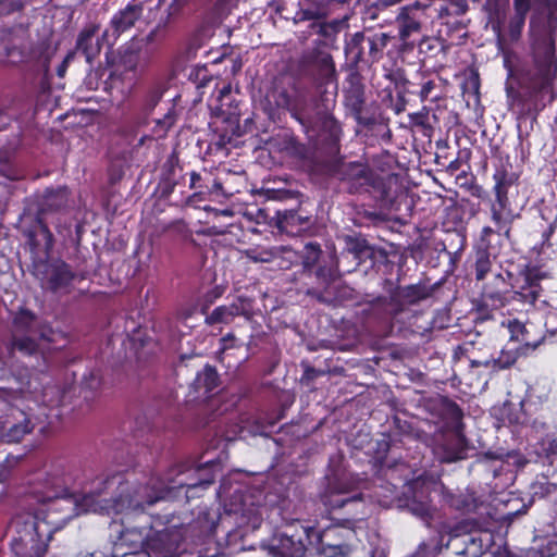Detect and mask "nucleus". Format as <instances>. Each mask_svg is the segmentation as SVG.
I'll return each instance as SVG.
<instances>
[{
    "label": "nucleus",
    "instance_id": "1",
    "mask_svg": "<svg viewBox=\"0 0 557 557\" xmlns=\"http://www.w3.org/2000/svg\"><path fill=\"white\" fill-rule=\"evenodd\" d=\"M126 492L120 473L101 474L77 482V475L63 467L38 473L24 499L27 512L16 515L11 522L15 532L11 549L16 557H44L54 532L76 516L88 512L137 511L121 508Z\"/></svg>",
    "mask_w": 557,
    "mask_h": 557
},
{
    "label": "nucleus",
    "instance_id": "2",
    "mask_svg": "<svg viewBox=\"0 0 557 557\" xmlns=\"http://www.w3.org/2000/svg\"><path fill=\"white\" fill-rule=\"evenodd\" d=\"M220 462L211 459L202 465L178 462L170 467L163 476L152 475L146 483L137 485L133 494L120 499V509L147 511L154 504L173 499L185 488L186 499L198 496V491L207 490L215 479Z\"/></svg>",
    "mask_w": 557,
    "mask_h": 557
},
{
    "label": "nucleus",
    "instance_id": "3",
    "mask_svg": "<svg viewBox=\"0 0 557 557\" xmlns=\"http://www.w3.org/2000/svg\"><path fill=\"white\" fill-rule=\"evenodd\" d=\"M528 460L518 451L507 453L505 456H493L490 454V471L493 472L495 483L493 485L496 494L490 499V508L493 507L495 513L490 512V524L499 523L496 536L502 543L507 535L508 527L512 518L525 512L524 505L513 496L511 492L505 491L510 487L516 479V471L523 468Z\"/></svg>",
    "mask_w": 557,
    "mask_h": 557
},
{
    "label": "nucleus",
    "instance_id": "4",
    "mask_svg": "<svg viewBox=\"0 0 557 557\" xmlns=\"http://www.w3.org/2000/svg\"><path fill=\"white\" fill-rule=\"evenodd\" d=\"M321 247L317 243L306 244L301 251L302 273L314 278V285L308 287L305 294L320 304L332 305L336 300L334 283L338 278V270L332 260H321Z\"/></svg>",
    "mask_w": 557,
    "mask_h": 557
},
{
    "label": "nucleus",
    "instance_id": "5",
    "mask_svg": "<svg viewBox=\"0 0 557 557\" xmlns=\"http://www.w3.org/2000/svg\"><path fill=\"white\" fill-rule=\"evenodd\" d=\"M318 67L317 74V91L320 94V101L315 97L307 91L300 90L294 97L290 114L296 119L302 126L309 128L313 125L314 116L319 109H322V98L327 94L329 97H333L335 92L321 91V87L324 84H330L335 78V66L333 59L327 53H320L315 61Z\"/></svg>",
    "mask_w": 557,
    "mask_h": 557
},
{
    "label": "nucleus",
    "instance_id": "6",
    "mask_svg": "<svg viewBox=\"0 0 557 557\" xmlns=\"http://www.w3.org/2000/svg\"><path fill=\"white\" fill-rule=\"evenodd\" d=\"M33 273L39 281L40 287L57 297L70 295L75 284L84 277L61 259L37 261Z\"/></svg>",
    "mask_w": 557,
    "mask_h": 557
},
{
    "label": "nucleus",
    "instance_id": "7",
    "mask_svg": "<svg viewBox=\"0 0 557 557\" xmlns=\"http://www.w3.org/2000/svg\"><path fill=\"white\" fill-rule=\"evenodd\" d=\"M185 521L174 512L152 516L150 528H161L153 536L148 535L146 549L153 557H170L176 552L184 535L182 529Z\"/></svg>",
    "mask_w": 557,
    "mask_h": 557
},
{
    "label": "nucleus",
    "instance_id": "8",
    "mask_svg": "<svg viewBox=\"0 0 557 557\" xmlns=\"http://www.w3.org/2000/svg\"><path fill=\"white\" fill-rule=\"evenodd\" d=\"M338 175L341 181L346 184L349 194L375 191L380 194L379 197L384 202V206L392 203V197L386 189L383 178L368 165L349 162L339 169Z\"/></svg>",
    "mask_w": 557,
    "mask_h": 557
},
{
    "label": "nucleus",
    "instance_id": "9",
    "mask_svg": "<svg viewBox=\"0 0 557 557\" xmlns=\"http://www.w3.org/2000/svg\"><path fill=\"white\" fill-rule=\"evenodd\" d=\"M540 285L531 278L530 274L524 278V285L519 292H515L506 304H500L502 308L509 306L507 310L509 317L499 321L500 332L508 335L511 342H522L529 344L525 338V326L517 318H512L510 310L520 311L525 305H532L540 296Z\"/></svg>",
    "mask_w": 557,
    "mask_h": 557
},
{
    "label": "nucleus",
    "instance_id": "10",
    "mask_svg": "<svg viewBox=\"0 0 557 557\" xmlns=\"http://www.w3.org/2000/svg\"><path fill=\"white\" fill-rule=\"evenodd\" d=\"M35 202L39 233L44 237L46 250L49 251L53 247V235L45 222V215L67 210L73 202L71 191L66 186L48 187L35 195Z\"/></svg>",
    "mask_w": 557,
    "mask_h": 557
},
{
    "label": "nucleus",
    "instance_id": "11",
    "mask_svg": "<svg viewBox=\"0 0 557 557\" xmlns=\"http://www.w3.org/2000/svg\"><path fill=\"white\" fill-rule=\"evenodd\" d=\"M437 284L424 283L398 287L389 297H379L372 302L373 311H382L384 318L393 319L405 310V304L416 305L432 296Z\"/></svg>",
    "mask_w": 557,
    "mask_h": 557
},
{
    "label": "nucleus",
    "instance_id": "12",
    "mask_svg": "<svg viewBox=\"0 0 557 557\" xmlns=\"http://www.w3.org/2000/svg\"><path fill=\"white\" fill-rule=\"evenodd\" d=\"M357 544L356 531L341 524L327 527L318 535V549L323 557H349Z\"/></svg>",
    "mask_w": 557,
    "mask_h": 557
},
{
    "label": "nucleus",
    "instance_id": "13",
    "mask_svg": "<svg viewBox=\"0 0 557 557\" xmlns=\"http://www.w3.org/2000/svg\"><path fill=\"white\" fill-rule=\"evenodd\" d=\"M33 429L34 424L23 410L0 399V436L4 442L17 443Z\"/></svg>",
    "mask_w": 557,
    "mask_h": 557
},
{
    "label": "nucleus",
    "instance_id": "14",
    "mask_svg": "<svg viewBox=\"0 0 557 557\" xmlns=\"http://www.w3.org/2000/svg\"><path fill=\"white\" fill-rule=\"evenodd\" d=\"M325 486L320 493V499L329 509L344 507L348 502L357 500L360 494L346 496L352 492L355 481L346 472H333L325 476Z\"/></svg>",
    "mask_w": 557,
    "mask_h": 557
},
{
    "label": "nucleus",
    "instance_id": "15",
    "mask_svg": "<svg viewBox=\"0 0 557 557\" xmlns=\"http://www.w3.org/2000/svg\"><path fill=\"white\" fill-rule=\"evenodd\" d=\"M144 13V3L132 0L124 8L117 10L111 17L109 26L102 33V40L112 47L117 38L135 27Z\"/></svg>",
    "mask_w": 557,
    "mask_h": 557
},
{
    "label": "nucleus",
    "instance_id": "16",
    "mask_svg": "<svg viewBox=\"0 0 557 557\" xmlns=\"http://www.w3.org/2000/svg\"><path fill=\"white\" fill-rule=\"evenodd\" d=\"M54 332L51 329H42L34 334H12L10 352H20L23 356L44 355L47 344L54 342Z\"/></svg>",
    "mask_w": 557,
    "mask_h": 557
},
{
    "label": "nucleus",
    "instance_id": "17",
    "mask_svg": "<svg viewBox=\"0 0 557 557\" xmlns=\"http://www.w3.org/2000/svg\"><path fill=\"white\" fill-rule=\"evenodd\" d=\"M253 314V301L247 296L236 297L230 305L214 308L205 322L207 325L230 324L236 317H245L250 320Z\"/></svg>",
    "mask_w": 557,
    "mask_h": 557
},
{
    "label": "nucleus",
    "instance_id": "18",
    "mask_svg": "<svg viewBox=\"0 0 557 557\" xmlns=\"http://www.w3.org/2000/svg\"><path fill=\"white\" fill-rule=\"evenodd\" d=\"M428 4L416 2L400 9L396 17L399 39L407 41L412 35L421 33L422 24L426 20Z\"/></svg>",
    "mask_w": 557,
    "mask_h": 557
},
{
    "label": "nucleus",
    "instance_id": "19",
    "mask_svg": "<svg viewBox=\"0 0 557 557\" xmlns=\"http://www.w3.org/2000/svg\"><path fill=\"white\" fill-rule=\"evenodd\" d=\"M531 0H515V15L510 20L508 26L505 25V21L498 18L497 23L493 24V30L497 35V42L500 49H503L507 40H516L524 25L527 13L530 10Z\"/></svg>",
    "mask_w": 557,
    "mask_h": 557
},
{
    "label": "nucleus",
    "instance_id": "20",
    "mask_svg": "<svg viewBox=\"0 0 557 557\" xmlns=\"http://www.w3.org/2000/svg\"><path fill=\"white\" fill-rule=\"evenodd\" d=\"M307 531L282 532L272 539L270 552L276 557H304L306 553Z\"/></svg>",
    "mask_w": 557,
    "mask_h": 557
},
{
    "label": "nucleus",
    "instance_id": "21",
    "mask_svg": "<svg viewBox=\"0 0 557 557\" xmlns=\"http://www.w3.org/2000/svg\"><path fill=\"white\" fill-rule=\"evenodd\" d=\"M99 29V24L90 23L77 36L76 50L84 54L88 63H91L99 55L102 45L106 44L102 36L97 37Z\"/></svg>",
    "mask_w": 557,
    "mask_h": 557
},
{
    "label": "nucleus",
    "instance_id": "22",
    "mask_svg": "<svg viewBox=\"0 0 557 557\" xmlns=\"http://www.w3.org/2000/svg\"><path fill=\"white\" fill-rule=\"evenodd\" d=\"M276 216L278 228L293 235L307 231L313 224L312 216L302 214L300 209L277 210Z\"/></svg>",
    "mask_w": 557,
    "mask_h": 557
},
{
    "label": "nucleus",
    "instance_id": "23",
    "mask_svg": "<svg viewBox=\"0 0 557 557\" xmlns=\"http://www.w3.org/2000/svg\"><path fill=\"white\" fill-rule=\"evenodd\" d=\"M544 425L543 422H539L537 420H533L530 424L534 433V438L537 440L535 453L540 458L548 462L553 468V472H557V440L552 435H545L541 438L537 436Z\"/></svg>",
    "mask_w": 557,
    "mask_h": 557
},
{
    "label": "nucleus",
    "instance_id": "24",
    "mask_svg": "<svg viewBox=\"0 0 557 557\" xmlns=\"http://www.w3.org/2000/svg\"><path fill=\"white\" fill-rule=\"evenodd\" d=\"M334 103V96L329 97L326 94L325 97L322 98L323 108L317 111L314 122L311 127L319 126L323 132L329 134L330 138L337 139L342 131L338 122L331 113Z\"/></svg>",
    "mask_w": 557,
    "mask_h": 557
},
{
    "label": "nucleus",
    "instance_id": "25",
    "mask_svg": "<svg viewBox=\"0 0 557 557\" xmlns=\"http://www.w3.org/2000/svg\"><path fill=\"white\" fill-rule=\"evenodd\" d=\"M345 104L351 111L356 121L363 125L370 126L374 124V120L362 115L364 106V91L361 85H351L349 89L345 91Z\"/></svg>",
    "mask_w": 557,
    "mask_h": 557
},
{
    "label": "nucleus",
    "instance_id": "26",
    "mask_svg": "<svg viewBox=\"0 0 557 557\" xmlns=\"http://www.w3.org/2000/svg\"><path fill=\"white\" fill-rule=\"evenodd\" d=\"M437 449L438 459L442 462H454L466 457V442L459 433L446 438Z\"/></svg>",
    "mask_w": 557,
    "mask_h": 557
},
{
    "label": "nucleus",
    "instance_id": "27",
    "mask_svg": "<svg viewBox=\"0 0 557 557\" xmlns=\"http://www.w3.org/2000/svg\"><path fill=\"white\" fill-rule=\"evenodd\" d=\"M463 79L461 82L462 95L467 101V104H473L478 107L481 104V94H480V75L475 67H468L463 74Z\"/></svg>",
    "mask_w": 557,
    "mask_h": 557
},
{
    "label": "nucleus",
    "instance_id": "28",
    "mask_svg": "<svg viewBox=\"0 0 557 557\" xmlns=\"http://www.w3.org/2000/svg\"><path fill=\"white\" fill-rule=\"evenodd\" d=\"M231 511L236 515L237 523L240 527H247L256 530L262 522L260 507L255 505L252 502L248 503L247 499H244L240 506L231 509Z\"/></svg>",
    "mask_w": 557,
    "mask_h": 557
},
{
    "label": "nucleus",
    "instance_id": "29",
    "mask_svg": "<svg viewBox=\"0 0 557 557\" xmlns=\"http://www.w3.org/2000/svg\"><path fill=\"white\" fill-rule=\"evenodd\" d=\"M220 383V376L214 367L207 364L200 372L197 373L193 382L194 389L202 396H209Z\"/></svg>",
    "mask_w": 557,
    "mask_h": 557
},
{
    "label": "nucleus",
    "instance_id": "30",
    "mask_svg": "<svg viewBox=\"0 0 557 557\" xmlns=\"http://www.w3.org/2000/svg\"><path fill=\"white\" fill-rule=\"evenodd\" d=\"M494 178L496 181L495 193L499 210L494 209L493 219L497 222H506L512 215L511 210L508 208L506 196L507 187L511 185V181H503L498 174H495Z\"/></svg>",
    "mask_w": 557,
    "mask_h": 557
},
{
    "label": "nucleus",
    "instance_id": "31",
    "mask_svg": "<svg viewBox=\"0 0 557 557\" xmlns=\"http://www.w3.org/2000/svg\"><path fill=\"white\" fill-rule=\"evenodd\" d=\"M183 0H173L169 5L168 15L165 18H161L157 25L147 34L144 38L147 45H152L157 41H161L165 38V29L168 24L171 22V18L174 14L178 13L181 8L183 7Z\"/></svg>",
    "mask_w": 557,
    "mask_h": 557
},
{
    "label": "nucleus",
    "instance_id": "32",
    "mask_svg": "<svg viewBox=\"0 0 557 557\" xmlns=\"http://www.w3.org/2000/svg\"><path fill=\"white\" fill-rule=\"evenodd\" d=\"M389 40L391 36L386 33H379L366 37V44L368 46L367 64L379 62L383 58L384 49L387 47Z\"/></svg>",
    "mask_w": 557,
    "mask_h": 557
},
{
    "label": "nucleus",
    "instance_id": "33",
    "mask_svg": "<svg viewBox=\"0 0 557 557\" xmlns=\"http://www.w3.org/2000/svg\"><path fill=\"white\" fill-rule=\"evenodd\" d=\"M346 26V20L335 18L330 22H324L321 20L320 22L311 23L310 29L323 37L327 41H333L336 35Z\"/></svg>",
    "mask_w": 557,
    "mask_h": 557
},
{
    "label": "nucleus",
    "instance_id": "34",
    "mask_svg": "<svg viewBox=\"0 0 557 557\" xmlns=\"http://www.w3.org/2000/svg\"><path fill=\"white\" fill-rule=\"evenodd\" d=\"M421 101L435 102L442 97V86L437 77H432L426 74H422V81L420 83V91L418 92Z\"/></svg>",
    "mask_w": 557,
    "mask_h": 557
},
{
    "label": "nucleus",
    "instance_id": "35",
    "mask_svg": "<svg viewBox=\"0 0 557 557\" xmlns=\"http://www.w3.org/2000/svg\"><path fill=\"white\" fill-rule=\"evenodd\" d=\"M495 545L496 542H493L492 545L490 544V553L493 555V557H552L557 549L556 545L549 542L545 549L531 547L524 553V556H515L511 555L505 547H502L500 543L497 545L495 550H492V546Z\"/></svg>",
    "mask_w": 557,
    "mask_h": 557
},
{
    "label": "nucleus",
    "instance_id": "36",
    "mask_svg": "<svg viewBox=\"0 0 557 557\" xmlns=\"http://www.w3.org/2000/svg\"><path fill=\"white\" fill-rule=\"evenodd\" d=\"M283 252H292L290 249L286 247H273V248H250L246 250V256L253 262H272L276 258L281 257Z\"/></svg>",
    "mask_w": 557,
    "mask_h": 557
},
{
    "label": "nucleus",
    "instance_id": "37",
    "mask_svg": "<svg viewBox=\"0 0 557 557\" xmlns=\"http://www.w3.org/2000/svg\"><path fill=\"white\" fill-rule=\"evenodd\" d=\"M448 505L461 513H470L478 509L476 499L469 494H451L447 496Z\"/></svg>",
    "mask_w": 557,
    "mask_h": 557
},
{
    "label": "nucleus",
    "instance_id": "38",
    "mask_svg": "<svg viewBox=\"0 0 557 557\" xmlns=\"http://www.w3.org/2000/svg\"><path fill=\"white\" fill-rule=\"evenodd\" d=\"M35 321L36 318L32 312L27 310L20 311L13 320L12 334L38 333L37 331L34 330Z\"/></svg>",
    "mask_w": 557,
    "mask_h": 557
},
{
    "label": "nucleus",
    "instance_id": "39",
    "mask_svg": "<svg viewBox=\"0 0 557 557\" xmlns=\"http://www.w3.org/2000/svg\"><path fill=\"white\" fill-rule=\"evenodd\" d=\"M363 44H366V36L361 32L354 34L346 44V52L352 55L356 63H367V52L364 51Z\"/></svg>",
    "mask_w": 557,
    "mask_h": 557
},
{
    "label": "nucleus",
    "instance_id": "40",
    "mask_svg": "<svg viewBox=\"0 0 557 557\" xmlns=\"http://www.w3.org/2000/svg\"><path fill=\"white\" fill-rule=\"evenodd\" d=\"M450 50V46L436 37L423 38L419 44V52L426 57H435L438 53L446 54Z\"/></svg>",
    "mask_w": 557,
    "mask_h": 557
},
{
    "label": "nucleus",
    "instance_id": "41",
    "mask_svg": "<svg viewBox=\"0 0 557 557\" xmlns=\"http://www.w3.org/2000/svg\"><path fill=\"white\" fill-rule=\"evenodd\" d=\"M467 10L468 4L466 0H450L437 9V16L440 20L460 17Z\"/></svg>",
    "mask_w": 557,
    "mask_h": 557
},
{
    "label": "nucleus",
    "instance_id": "42",
    "mask_svg": "<svg viewBox=\"0 0 557 557\" xmlns=\"http://www.w3.org/2000/svg\"><path fill=\"white\" fill-rule=\"evenodd\" d=\"M326 16V10L318 4L308 8H300L294 16L295 23L311 21V23L320 22Z\"/></svg>",
    "mask_w": 557,
    "mask_h": 557
},
{
    "label": "nucleus",
    "instance_id": "43",
    "mask_svg": "<svg viewBox=\"0 0 557 557\" xmlns=\"http://www.w3.org/2000/svg\"><path fill=\"white\" fill-rule=\"evenodd\" d=\"M267 99L270 103H273L276 108L287 109L290 111V107L294 98H292L287 90L284 88L273 87L268 94Z\"/></svg>",
    "mask_w": 557,
    "mask_h": 557
},
{
    "label": "nucleus",
    "instance_id": "44",
    "mask_svg": "<svg viewBox=\"0 0 557 557\" xmlns=\"http://www.w3.org/2000/svg\"><path fill=\"white\" fill-rule=\"evenodd\" d=\"M145 528L143 529H126L122 532L121 541L124 544H132L134 547H145L148 540V534L145 533Z\"/></svg>",
    "mask_w": 557,
    "mask_h": 557
},
{
    "label": "nucleus",
    "instance_id": "45",
    "mask_svg": "<svg viewBox=\"0 0 557 557\" xmlns=\"http://www.w3.org/2000/svg\"><path fill=\"white\" fill-rule=\"evenodd\" d=\"M164 89L162 86L158 85L152 87L146 95L144 99V111L146 114H149L156 106L159 103L163 96Z\"/></svg>",
    "mask_w": 557,
    "mask_h": 557
},
{
    "label": "nucleus",
    "instance_id": "46",
    "mask_svg": "<svg viewBox=\"0 0 557 557\" xmlns=\"http://www.w3.org/2000/svg\"><path fill=\"white\" fill-rule=\"evenodd\" d=\"M7 55L9 58H12L14 62H29L36 59V49L29 48L28 51L26 52V47H12L8 49Z\"/></svg>",
    "mask_w": 557,
    "mask_h": 557
},
{
    "label": "nucleus",
    "instance_id": "47",
    "mask_svg": "<svg viewBox=\"0 0 557 557\" xmlns=\"http://www.w3.org/2000/svg\"><path fill=\"white\" fill-rule=\"evenodd\" d=\"M410 121L413 125L422 127L425 131H432L430 124V109L423 107L419 112L410 114Z\"/></svg>",
    "mask_w": 557,
    "mask_h": 557
},
{
    "label": "nucleus",
    "instance_id": "48",
    "mask_svg": "<svg viewBox=\"0 0 557 557\" xmlns=\"http://www.w3.org/2000/svg\"><path fill=\"white\" fill-rule=\"evenodd\" d=\"M517 359L516 348L502 350L500 356L494 360L493 367L496 369H505L515 363Z\"/></svg>",
    "mask_w": 557,
    "mask_h": 557
},
{
    "label": "nucleus",
    "instance_id": "49",
    "mask_svg": "<svg viewBox=\"0 0 557 557\" xmlns=\"http://www.w3.org/2000/svg\"><path fill=\"white\" fill-rule=\"evenodd\" d=\"M178 168V159L175 154H171L164 162L161 178L176 180V169Z\"/></svg>",
    "mask_w": 557,
    "mask_h": 557
},
{
    "label": "nucleus",
    "instance_id": "50",
    "mask_svg": "<svg viewBox=\"0 0 557 557\" xmlns=\"http://www.w3.org/2000/svg\"><path fill=\"white\" fill-rule=\"evenodd\" d=\"M23 7L22 0H0V16L21 11Z\"/></svg>",
    "mask_w": 557,
    "mask_h": 557
},
{
    "label": "nucleus",
    "instance_id": "51",
    "mask_svg": "<svg viewBox=\"0 0 557 557\" xmlns=\"http://www.w3.org/2000/svg\"><path fill=\"white\" fill-rule=\"evenodd\" d=\"M409 509L413 515H416L422 519H426V518L431 517V508L426 503L412 502L409 505Z\"/></svg>",
    "mask_w": 557,
    "mask_h": 557
},
{
    "label": "nucleus",
    "instance_id": "52",
    "mask_svg": "<svg viewBox=\"0 0 557 557\" xmlns=\"http://www.w3.org/2000/svg\"><path fill=\"white\" fill-rule=\"evenodd\" d=\"M176 185L177 180L161 178L158 186L160 196L162 198H168L174 191Z\"/></svg>",
    "mask_w": 557,
    "mask_h": 557
},
{
    "label": "nucleus",
    "instance_id": "53",
    "mask_svg": "<svg viewBox=\"0 0 557 557\" xmlns=\"http://www.w3.org/2000/svg\"><path fill=\"white\" fill-rule=\"evenodd\" d=\"M475 272L476 280L483 281L487 273V258H485L483 255H481L476 261Z\"/></svg>",
    "mask_w": 557,
    "mask_h": 557
},
{
    "label": "nucleus",
    "instance_id": "54",
    "mask_svg": "<svg viewBox=\"0 0 557 557\" xmlns=\"http://www.w3.org/2000/svg\"><path fill=\"white\" fill-rule=\"evenodd\" d=\"M242 343H237V338L233 333H227L224 337L221 338V351L224 352L227 349L233 347L240 346Z\"/></svg>",
    "mask_w": 557,
    "mask_h": 557
},
{
    "label": "nucleus",
    "instance_id": "55",
    "mask_svg": "<svg viewBox=\"0 0 557 557\" xmlns=\"http://www.w3.org/2000/svg\"><path fill=\"white\" fill-rule=\"evenodd\" d=\"M323 372L320 371V370H317L315 368L313 367H310V366H306L305 367V371H304V374L301 376V382L304 383H310L311 381L315 380L318 376L322 375Z\"/></svg>",
    "mask_w": 557,
    "mask_h": 557
},
{
    "label": "nucleus",
    "instance_id": "56",
    "mask_svg": "<svg viewBox=\"0 0 557 557\" xmlns=\"http://www.w3.org/2000/svg\"><path fill=\"white\" fill-rule=\"evenodd\" d=\"M443 24L450 27L454 30H461L466 28V25L462 21L459 20V17H449L446 20H441Z\"/></svg>",
    "mask_w": 557,
    "mask_h": 557
},
{
    "label": "nucleus",
    "instance_id": "57",
    "mask_svg": "<svg viewBox=\"0 0 557 557\" xmlns=\"http://www.w3.org/2000/svg\"><path fill=\"white\" fill-rule=\"evenodd\" d=\"M510 424H529V418L524 411H521L519 414H508L507 417Z\"/></svg>",
    "mask_w": 557,
    "mask_h": 557
},
{
    "label": "nucleus",
    "instance_id": "58",
    "mask_svg": "<svg viewBox=\"0 0 557 557\" xmlns=\"http://www.w3.org/2000/svg\"><path fill=\"white\" fill-rule=\"evenodd\" d=\"M202 177L199 173L193 171L190 173V183H189V187L191 189H196V190H199L200 193H202Z\"/></svg>",
    "mask_w": 557,
    "mask_h": 557
},
{
    "label": "nucleus",
    "instance_id": "59",
    "mask_svg": "<svg viewBox=\"0 0 557 557\" xmlns=\"http://www.w3.org/2000/svg\"><path fill=\"white\" fill-rule=\"evenodd\" d=\"M84 384L89 389H96L100 385V379L97 374L91 372L89 377H85Z\"/></svg>",
    "mask_w": 557,
    "mask_h": 557
},
{
    "label": "nucleus",
    "instance_id": "60",
    "mask_svg": "<svg viewBox=\"0 0 557 557\" xmlns=\"http://www.w3.org/2000/svg\"><path fill=\"white\" fill-rule=\"evenodd\" d=\"M394 425L401 434H409L411 426L407 421H401L399 418H394Z\"/></svg>",
    "mask_w": 557,
    "mask_h": 557
},
{
    "label": "nucleus",
    "instance_id": "61",
    "mask_svg": "<svg viewBox=\"0 0 557 557\" xmlns=\"http://www.w3.org/2000/svg\"><path fill=\"white\" fill-rule=\"evenodd\" d=\"M403 0H375L374 7L380 10H385L392 5L400 3Z\"/></svg>",
    "mask_w": 557,
    "mask_h": 557
},
{
    "label": "nucleus",
    "instance_id": "62",
    "mask_svg": "<svg viewBox=\"0 0 557 557\" xmlns=\"http://www.w3.org/2000/svg\"><path fill=\"white\" fill-rule=\"evenodd\" d=\"M448 411L451 414V418L454 421H456V422L460 421V419L462 417V412L456 404L450 403L448 405Z\"/></svg>",
    "mask_w": 557,
    "mask_h": 557
},
{
    "label": "nucleus",
    "instance_id": "63",
    "mask_svg": "<svg viewBox=\"0 0 557 557\" xmlns=\"http://www.w3.org/2000/svg\"><path fill=\"white\" fill-rule=\"evenodd\" d=\"M72 58V54H67V57L65 58V60L63 61V63L61 64V66L59 67L58 70V75L59 76H63L64 72H65V69H66V63L67 61Z\"/></svg>",
    "mask_w": 557,
    "mask_h": 557
},
{
    "label": "nucleus",
    "instance_id": "64",
    "mask_svg": "<svg viewBox=\"0 0 557 557\" xmlns=\"http://www.w3.org/2000/svg\"><path fill=\"white\" fill-rule=\"evenodd\" d=\"M9 125V120L4 119V115L0 113V132Z\"/></svg>",
    "mask_w": 557,
    "mask_h": 557
}]
</instances>
